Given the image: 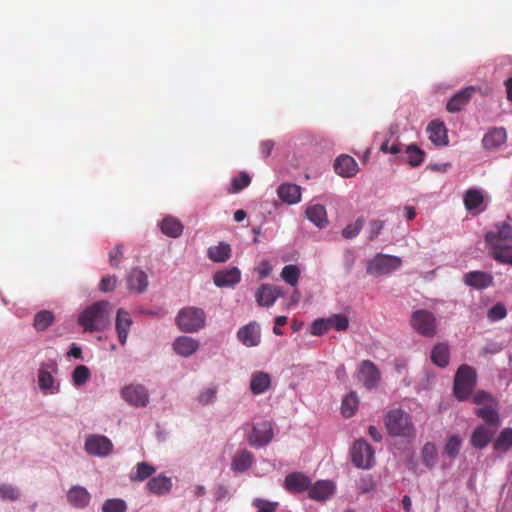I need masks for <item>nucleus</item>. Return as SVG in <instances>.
Returning <instances> with one entry per match:
<instances>
[{
	"instance_id": "obj_1",
	"label": "nucleus",
	"mask_w": 512,
	"mask_h": 512,
	"mask_svg": "<svg viewBox=\"0 0 512 512\" xmlns=\"http://www.w3.org/2000/svg\"><path fill=\"white\" fill-rule=\"evenodd\" d=\"M112 305L106 300L86 307L78 317V324L85 332H103L111 323Z\"/></svg>"
},
{
	"instance_id": "obj_2",
	"label": "nucleus",
	"mask_w": 512,
	"mask_h": 512,
	"mask_svg": "<svg viewBox=\"0 0 512 512\" xmlns=\"http://www.w3.org/2000/svg\"><path fill=\"white\" fill-rule=\"evenodd\" d=\"M384 425L387 433L392 437L413 439L416 436L412 417L402 409L389 410L385 415Z\"/></svg>"
},
{
	"instance_id": "obj_3",
	"label": "nucleus",
	"mask_w": 512,
	"mask_h": 512,
	"mask_svg": "<svg viewBox=\"0 0 512 512\" xmlns=\"http://www.w3.org/2000/svg\"><path fill=\"white\" fill-rule=\"evenodd\" d=\"M476 370L467 365H461L455 375L453 383V393L459 401H464L470 397L476 386Z\"/></svg>"
},
{
	"instance_id": "obj_4",
	"label": "nucleus",
	"mask_w": 512,
	"mask_h": 512,
	"mask_svg": "<svg viewBox=\"0 0 512 512\" xmlns=\"http://www.w3.org/2000/svg\"><path fill=\"white\" fill-rule=\"evenodd\" d=\"M206 314L201 308H182L176 317L178 328L186 333L197 332L205 326Z\"/></svg>"
},
{
	"instance_id": "obj_5",
	"label": "nucleus",
	"mask_w": 512,
	"mask_h": 512,
	"mask_svg": "<svg viewBox=\"0 0 512 512\" xmlns=\"http://www.w3.org/2000/svg\"><path fill=\"white\" fill-rule=\"evenodd\" d=\"M486 243L491 246L492 251L504 248L506 242H512V217L507 218L495 225V231H489L485 235Z\"/></svg>"
},
{
	"instance_id": "obj_6",
	"label": "nucleus",
	"mask_w": 512,
	"mask_h": 512,
	"mask_svg": "<svg viewBox=\"0 0 512 512\" xmlns=\"http://www.w3.org/2000/svg\"><path fill=\"white\" fill-rule=\"evenodd\" d=\"M374 449L365 440L358 439L351 448L353 464L362 469H370L375 462Z\"/></svg>"
},
{
	"instance_id": "obj_7",
	"label": "nucleus",
	"mask_w": 512,
	"mask_h": 512,
	"mask_svg": "<svg viewBox=\"0 0 512 512\" xmlns=\"http://www.w3.org/2000/svg\"><path fill=\"white\" fill-rule=\"evenodd\" d=\"M401 265V259L396 256L378 254L367 264V273L380 276L397 270Z\"/></svg>"
},
{
	"instance_id": "obj_8",
	"label": "nucleus",
	"mask_w": 512,
	"mask_h": 512,
	"mask_svg": "<svg viewBox=\"0 0 512 512\" xmlns=\"http://www.w3.org/2000/svg\"><path fill=\"white\" fill-rule=\"evenodd\" d=\"M411 325L416 332L426 337H433L436 333V319L428 310L414 311L411 316Z\"/></svg>"
},
{
	"instance_id": "obj_9",
	"label": "nucleus",
	"mask_w": 512,
	"mask_h": 512,
	"mask_svg": "<svg viewBox=\"0 0 512 512\" xmlns=\"http://www.w3.org/2000/svg\"><path fill=\"white\" fill-rule=\"evenodd\" d=\"M84 447L89 455L104 457L112 452L113 444L106 436L92 434L87 436Z\"/></svg>"
},
{
	"instance_id": "obj_10",
	"label": "nucleus",
	"mask_w": 512,
	"mask_h": 512,
	"mask_svg": "<svg viewBox=\"0 0 512 512\" xmlns=\"http://www.w3.org/2000/svg\"><path fill=\"white\" fill-rule=\"evenodd\" d=\"M122 398L135 407H145L149 402L147 389L140 384H130L121 390Z\"/></svg>"
},
{
	"instance_id": "obj_11",
	"label": "nucleus",
	"mask_w": 512,
	"mask_h": 512,
	"mask_svg": "<svg viewBox=\"0 0 512 512\" xmlns=\"http://www.w3.org/2000/svg\"><path fill=\"white\" fill-rule=\"evenodd\" d=\"M57 372L55 362L42 364L38 371V385L45 394H54L58 392V386H55L53 373Z\"/></svg>"
},
{
	"instance_id": "obj_12",
	"label": "nucleus",
	"mask_w": 512,
	"mask_h": 512,
	"mask_svg": "<svg viewBox=\"0 0 512 512\" xmlns=\"http://www.w3.org/2000/svg\"><path fill=\"white\" fill-rule=\"evenodd\" d=\"M272 438V424L268 421H262L253 426L252 432L248 437V441L252 446L263 447L267 445Z\"/></svg>"
},
{
	"instance_id": "obj_13",
	"label": "nucleus",
	"mask_w": 512,
	"mask_h": 512,
	"mask_svg": "<svg viewBox=\"0 0 512 512\" xmlns=\"http://www.w3.org/2000/svg\"><path fill=\"white\" fill-rule=\"evenodd\" d=\"M358 378L367 389H373L379 384L380 371L372 361L364 360L360 364Z\"/></svg>"
},
{
	"instance_id": "obj_14",
	"label": "nucleus",
	"mask_w": 512,
	"mask_h": 512,
	"mask_svg": "<svg viewBox=\"0 0 512 512\" xmlns=\"http://www.w3.org/2000/svg\"><path fill=\"white\" fill-rule=\"evenodd\" d=\"M284 295V292L281 287L271 285V284H262L255 293L256 302L260 306L270 307L275 301Z\"/></svg>"
},
{
	"instance_id": "obj_15",
	"label": "nucleus",
	"mask_w": 512,
	"mask_h": 512,
	"mask_svg": "<svg viewBox=\"0 0 512 512\" xmlns=\"http://www.w3.org/2000/svg\"><path fill=\"white\" fill-rule=\"evenodd\" d=\"M237 337L246 347L258 346L261 342L260 327L256 322H250L238 330Z\"/></svg>"
},
{
	"instance_id": "obj_16",
	"label": "nucleus",
	"mask_w": 512,
	"mask_h": 512,
	"mask_svg": "<svg viewBox=\"0 0 512 512\" xmlns=\"http://www.w3.org/2000/svg\"><path fill=\"white\" fill-rule=\"evenodd\" d=\"M133 324V320L128 311L123 308H119L116 313L115 329L117 332L119 343L124 346L127 342L130 328Z\"/></svg>"
},
{
	"instance_id": "obj_17",
	"label": "nucleus",
	"mask_w": 512,
	"mask_h": 512,
	"mask_svg": "<svg viewBox=\"0 0 512 512\" xmlns=\"http://www.w3.org/2000/svg\"><path fill=\"white\" fill-rule=\"evenodd\" d=\"M311 480L301 472H293L285 477L284 487L291 493L309 491Z\"/></svg>"
},
{
	"instance_id": "obj_18",
	"label": "nucleus",
	"mask_w": 512,
	"mask_h": 512,
	"mask_svg": "<svg viewBox=\"0 0 512 512\" xmlns=\"http://www.w3.org/2000/svg\"><path fill=\"white\" fill-rule=\"evenodd\" d=\"M335 492V484L329 480H319L311 484L308 491L310 499L315 501H325Z\"/></svg>"
},
{
	"instance_id": "obj_19",
	"label": "nucleus",
	"mask_w": 512,
	"mask_h": 512,
	"mask_svg": "<svg viewBox=\"0 0 512 512\" xmlns=\"http://www.w3.org/2000/svg\"><path fill=\"white\" fill-rule=\"evenodd\" d=\"M334 170L338 175L349 178L357 174L358 164L353 157L343 154L336 158Z\"/></svg>"
},
{
	"instance_id": "obj_20",
	"label": "nucleus",
	"mask_w": 512,
	"mask_h": 512,
	"mask_svg": "<svg viewBox=\"0 0 512 512\" xmlns=\"http://www.w3.org/2000/svg\"><path fill=\"white\" fill-rule=\"evenodd\" d=\"M241 279V272L237 267L218 271L213 280L217 287H234Z\"/></svg>"
},
{
	"instance_id": "obj_21",
	"label": "nucleus",
	"mask_w": 512,
	"mask_h": 512,
	"mask_svg": "<svg viewBox=\"0 0 512 512\" xmlns=\"http://www.w3.org/2000/svg\"><path fill=\"white\" fill-rule=\"evenodd\" d=\"M475 91L476 88L474 86H469L457 92L448 101L446 105L447 110L452 113L460 111L470 101Z\"/></svg>"
},
{
	"instance_id": "obj_22",
	"label": "nucleus",
	"mask_w": 512,
	"mask_h": 512,
	"mask_svg": "<svg viewBox=\"0 0 512 512\" xmlns=\"http://www.w3.org/2000/svg\"><path fill=\"white\" fill-rule=\"evenodd\" d=\"M464 282L475 289H485L493 284L491 274L482 271H471L464 275Z\"/></svg>"
},
{
	"instance_id": "obj_23",
	"label": "nucleus",
	"mask_w": 512,
	"mask_h": 512,
	"mask_svg": "<svg viewBox=\"0 0 512 512\" xmlns=\"http://www.w3.org/2000/svg\"><path fill=\"white\" fill-rule=\"evenodd\" d=\"M199 348V342L188 336H179L173 343L174 351L183 357H189Z\"/></svg>"
},
{
	"instance_id": "obj_24",
	"label": "nucleus",
	"mask_w": 512,
	"mask_h": 512,
	"mask_svg": "<svg viewBox=\"0 0 512 512\" xmlns=\"http://www.w3.org/2000/svg\"><path fill=\"white\" fill-rule=\"evenodd\" d=\"M90 493L82 486H73L67 493L68 502L76 508H84L90 502Z\"/></svg>"
},
{
	"instance_id": "obj_25",
	"label": "nucleus",
	"mask_w": 512,
	"mask_h": 512,
	"mask_svg": "<svg viewBox=\"0 0 512 512\" xmlns=\"http://www.w3.org/2000/svg\"><path fill=\"white\" fill-rule=\"evenodd\" d=\"M305 214L318 228H324L328 224L326 208L321 204L308 205Z\"/></svg>"
},
{
	"instance_id": "obj_26",
	"label": "nucleus",
	"mask_w": 512,
	"mask_h": 512,
	"mask_svg": "<svg viewBox=\"0 0 512 512\" xmlns=\"http://www.w3.org/2000/svg\"><path fill=\"white\" fill-rule=\"evenodd\" d=\"M464 205L468 211H476V213L482 212L485 207H483L484 197L480 190L478 189H468L464 194Z\"/></svg>"
},
{
	"instance_id": "obj_27",
	"label": "nucleus",
	"mask_w": 512,
	"mask_h": 512,
	"mask_svg": "<svg viewBox=\"0 0 512 512\" xmlns=\"http://www.w3.org/2000/svg\"><path fill=\"white\" fill-rule=\"evenodd\" d=\"M506 139V131L503 128H494L484 135L482 144L486 150H493L505 143Z\"/></svg>"
},
{
	"instance_id": "obj_28",
	"label": "nucleus",
	"mask_w": 512,
	"mask_h": 512,
	"mask_svg": "<svg viewBox=\"0 0 512 512\" xmlns=\"http://www.w3.org/2000/svg\"><path fill=\"white\" fill-rule=\"evenodd\" d=\"M279 198L288 204H296L301 199V188L298 185L285 183L277 190Z\"/></svg>"
},
{
	"instance_id": "obj_29",
	"label": "nucleus",
	"mask_w": 512,
	"mask_h": 512,
	"mask_svg": "<svg viewBox=\"0 0 512 512\" xmlns=\"http://www.w3.org/2000/svg\"><path fill=\"white\" fill-rule=\"evenodd\" d=\"M496 429H490L484 425L478 426L471 436V444L478 449H482L487 446L494 436Z\"/></svg>"
},
{
	"instance_id": "obj_30",
	"label": "nucleus",
	"mask_w": 512,
	"mask_h": 512,
	"mask_svg": "<svg viewBox=\"0 0 512 512\" xmlns=\"http://www.w3.org/2000/svg\"><path fill=\"white\" fill-rule=\"evenodd\" d=\"M427 132L429 134V139L435 145H447V143H448L447 129L442 122H439V121L430 122L427 127Z\"/></svg>"
},
{
	"instance_id": "obj_31",
	"label": "nucleus",
	"mask_w": 512,
	"mask_h": 512,
	"mask_svg": "<svg viewBox=\"0 0 512 512\" xmlns=\"http://www.w3.org/2000/svg\"><path fill=\"white\" fill-rule=\"evenodd\" d=\"M127 283L130 290L142 293L147 289L148 278L144 271L135 268L131 270Z\"/></svg>"
},
{
	"instance_id": "obj_32",
	"label": "nucleus",
	"mask_w": 512,
	"mask_h": 512,
	"mask_svg": "<svg viewBox=\"0 0 512 512\" xmlns=\"http://www.w3.org/2000/svg\"><path fill=\"white\" fill-rule=\"evenodd\" d=\"M271 385V378L268 373L258 371L252 374L250 389L253 394L259 395L266 392Z\"/></svg>"
},
{
	"instance_id": "obj_33",
	"label": "nucleus",
	"mask_w": 512,
	"mask_h": 512,
	"mask_svg": "<svg viewBox=\"0 0 512 512\" xmlns=\"http://www.w3.org/2000/svg\"><path fill=\"white\" fill-rule=\"evenodd\" d=\"M146 486L147 489L155 495H165L170 492L172 481L166 476L158 475L151 478Z\"/></svg>"
},
{
	"instance_id": "obj_34",
	"label": "nucleus",
	"mask_w": 512,
	"mask_h": 512,
	"mask_svg": "<svg viewBox=\"0 0 512 512\" xmlns=\"http://www.w3.org/2000/svg\"><path fill=\"white\" fill-rule=\"evenodd\" d=\"M253 463V455L248 450L238 451L232 458L231 468L233 471L242 473L248 470Z\"/></svg>"
},
{
	"instance_id": "obj_35",
	"label": "nucleus",
	"mask_w": 512,
	"mask_h": 512,
	"mask_svg": "<svg viewBox=\"0 0 512 512\" xmlns=\"http://www.w3.org/2000/svg\"><path fill=\"white\" fill-rule=\"evenodd\" d=\"M207 255L213 262H226L231 257L230 245L220 242L218 245L209 247Z\"/></svg>"
},
{
	"instance_id": "obj_36",
	"label": "nucleus",
	"mask_w": 512,
	"mask_h": 512,
	"mask_svg": "<svg viewBox=\"0 0 512 512\" xmlns=\"http://www.w3.org/2000/svg\"><path fill=\"white\" fill-rule=\"evenodd\" d=\"M496 406L497 405H489L475 410V414L485 423L493 426L494 429H496L500 423L499 413L496 410Z\"/></svg>"
},
{
	"instance_id": "obj_37",
	"label": "nucleus",
	"mask_w": 512,
	"mask_h": 512,
	"mask_svg": "<svg viewBox=\"0 0 512 512\" xmlns=\"http://www.w3.org/2000/svg\"><path fill=\"white\" fill-rule=\"evenodd\" d=\"M431 360L432 362L444 368L449 363V347L445 343H438L434 346L431 352Z\"/></svg>"
},
{
	"instance_id": "obj_38",
	"label": "nucleus",
	"mask_w": 512,
	"mask_h": 512,
	"mask_svg": "<svg viewBox=\"0 0 512 512\" xmlns=\"http://www.w3.org/2000/svg\"><path fill=\"white\" fill-rule=\"evenodd\" d=\"M161 231L168 237L177 238L183 232V225L174 217H166L161 222Z\"/></svg>"
},
{
	"instance_id": "obj_39",
	"label": "nucleus",
	"mask_w": 512,
	"mask_h": 512,
	"mask_svg": "<svg viewBox=\"0 0 512 512\" xmlns=\"http://www.w3.org/2000/svg\"><path fill=\"white\" fill-rule=\"evenodd\" d=\"M512 448V428H504L494 441V450L505 453Z\"/></svg>"
},
{
	"instance_id": "obj_40",
	"label": "nucleus",
	"mask_w": 512,
	"mask_h": 512,
	"mask_svg": "<svg viewBox=\"0 0 512 512\" xmlns=\"http://www.w3.org/2000/svg\"><path fill=\"white\" fill-rule=\"evenodd\" d=\"M156 469L154 466L147 462H139L136 464L135 473L130 474V480L133 482H142L155 473Z\"/></svg>"
},
{
	"instance_id": "obj_41",
	"label": "nucleus",
	"mask_w": 512,
	"mask_h": 512,
	"mask_svg": "<svg viewBox=\"0 0 512 512\" xmlns=\"http://www.w3.org/2000/svg\"><path fill=\"white\" fill-rule=\"evenodd\" d=\"M359 399L355 392L349 393L342 401L341 412L346 418L353 416L358 408Z\"/></svg>"
},
{
	"instance_id": "obj_42",
	"label": "nucleus",
	"mask_w": 512,
	"mask_h": 512,
	"mask_svg": "<svg viewBox=\"0 0 512 512\" xmlns=\"http://www.w3.org/2000/svg\"><path fill=\"white\" fill-rule=\"evenodd\" d=\"M54 322V315L51 311L42 310L34 317V328L37 331H44Z\"/></svg>"
},
{
	"instance_id": "obj_43",
	"label": "nucleus",
	"mask_w": 512,
	"mask_h": 512,
	"mask_svg": "<svg viewBox=\"0 0 512 512\" xmlns=\"http://www.w3.org/2000/svg\"><path fill=\"white\" fill-rule=\"evenodd\" d=\"M281 277L287 284L295 287L300 277V270L296 265H286L282 269Z\"/></svg>"
},
{
	"instance_id": "obj_44",
	"label": "nucleus",
	"mask_w": 512,
	"mask_h": 512,
	"mask_svg": "<svg viewBox=\"0 0 512 512\" xmlns=\"http://www.w3.org/2000/svg\"><path fill=\"white\" fill-rule=\"evenodd\" d=\"M407 161L412 167L420 166L425 157L424 151H422L416 145H410L406 148Z\"/></svg>"
},
{
	"instance_id": "obj_45",
	"label": "nucleus",
	"mask_w": 512,
	"mask_h": 512,
	"mask_svg": "<svg viewBox=\"0 0 512 512\" xmlns=\"http://www.w3.org/2000/svg\"><path fill=\"white\" fill-rule=\"evenodd\" d=\"M365 220L363 217H359L356 219L354 223L348 224L343 230H342V236L345 239H353L355 238L360 231L362 230L364 226Z\"/></svg>"
},
{
	"instance_id": "obj_46",
	"label": "nucleus",
	"mask_w": 512,
	"mask_h": 512,
	"mask_svg": "<svg viewBox=\"0 0 512 512\" xmlns=\"http://www.w3.org/2000/svg\"><path fill=\"white\" fill-rule=\"evenodd\" d=\"M90 376L89 368L85 365H79L73 371L72 380L75 386H81L88 381Z\"/></svg>"
},
{
	"instance_id": "obj_47",
	"label": "nucleus",
	"mask_w": 512,
	"mask_h": 512,
	"mask_svg": "<svg viewBox=\"0 0 512 512\" xmlns=\"http://www.w3.org/2000/svg\"><path fill=\"white\" fill-rule=\"evenodd\" d=\"M462 445V440L458 435H452L447 439L446 445H445V453L450 458H455L460 451Z\"/></svg>"
},
{
	"instance_id": "obj_48",
	"label": "nucleus",
	"mask_w": 512,
	"mask_h": 512,
	"mask_svg": "<svg viewBox=\"0 0 512 512\" xmlns=\"http://www.w3.org/2000/svg\"><path fill=\"white\" fill-rule=\"evenodd\" d=\"M422 457L427 466L433 467L437 461V449L435 444L431 442L426 443L422 449Z\"/></svg>"
},
{
	"instance_id": "obj_49",
	"label": "nucleus",
	"mask_w": 512,
	"mask_h": 512,
	"mask_svg": "<svg viewBox=\"0 0 512 512\" xmlns=\"http://www.w3.org/2000/svg\"><path fill=\"white\" fill-rule=\"evenodd\" d=\"M491 254L497 262L512 265V245L492 251Z\"/></svg>"
},
{
	"instance_id": "obj_50",
	"label": "nucleus",
	"mask_w": 512,
	"mask_h": 512,
	"mask_svg": "<svg viewBox=\"0 0 512 512\" xmlns=\"http://www.w3.org/2000/svg\"><path fill=\"white\" fill-rule=\"evenodd\" d=\"M0 497L6 501H16L20 497V491L16 486L11 484L0 485Z\"/></svg>"
},
{
	"instance_id": "obj_51",
	"label": "nucleus",
	"mask_w": 512,
	"mask_h": 512,
	"mask_svg": "<svg viewBox=\"0 0 512 512\" xmlns=\"http://www.w3.org/2000/svg\"><path fill=\"white\" fill-rule=\"evenodd\" d=\"M328 320L330 328H334L337 331H345L349 327V320L345 315L334 314Z\"/></svg>"
},
{
	"instance_id": "obj_52",
	"label": "nucleus",
	"mask_w": 512,
	"mask_h": 512,
	"mask_svg": "<svg viewBox=\"0 0 512 512\" xmlns=\"http://www.w3.org/2000/svg\"><path fill=\"white\" fill-rule=\"evenodd\" d=\"M473 402L477 405H481L482 407L497 405V401L493 398V396L484 390H479L474 394Z\"/></svg>"
},
{
	"instance_id": "obj_53",
	"label": "nucleus",
	"mask_w": 512,
	"mask_h": 512,
	"mask_svg": "<svg viewBox=\"0 0 512 512\" xmlns=\"http://www.w3.org/2000/svg\"><path fill=\"white\" fill-rule=\"evenodd\" d=\"M329 329L330 324L328 318H319L312 323L310 332L314 336H321L325 334Z\"/></svg>"
},
{
	"instance_id": "obj_54",
	"label": "nucleus",
	"mask_w": 512,
	"mask_h": 512,
	"mask_svg": "<svg viewBox=\"0 0 512 512\" xmlns=\"http://www.w3.org/2000/svg\"><path fill=\"white\" fill-rule=\"evenodd\" d=\"M251 182V178L245 172L239 173L238 176L232 180V189L230 192L236 193L247 187Z\"/></svg>"
},
{
	"instance_id": "obj_55",
	"label": "nucleus",
	"mask_w": 512,
	"mask_h": 512,
	"mask_svg": "<svg viewBox=\"0 0 512 512\" xmlns=\"http://www.w3.org/2000/svg\"><path fill=\"white\" fill-rule=\"evenodd\" d=\"M252 505L257 509L256 512H275L278 507L277 502H271L260 498L254 499Z\"/></svg>"
},
{
	"instance_id": "obj_56",
	"label": "nucleus",
	"mask_w": 512,
	"mask_h": 512,
	"mask_svg": "<svg viewBox=\"0 0 512 512\" xmlns=\"http://www.w3.org/2000/svg\"><path fill=\"white\" fill-rule=\"evenodd\" d=\"M507 315L506 307L502 303H497L492 306L487 313L489 320L491 321H499L505 318Z\"/></svg>"
},
{
	"instance_id": "obj_57",
	"label": "nucleus",
	"mask_w": 512,
	"mask_h": 512,
	"mask_svg": "<svg viewBox=\"0 0 512 512\" xmlns=\"http://www.w3.org/2000/svg\"><path fill=\"white\" fill-rule=\"evenodd\" d=\"M103 512H125L126 504L121 499L107 500L102 508Z\"/></svg>"
},
{
	"instance_id": "obj_58",
	"label": "nucleus",
	"mask_w": 512,
	"mask_h": 512,
	"mask_svg": "<svg viewBox=\"0 0 512 512\" xmlns=\"http://www.w3.org/2000/svg\"><path fill=\"white\" fill-rule=\"evenodd\" d=\"M123 258V245L118 244L109 252V263L112 267L117 268Z\"/></svg>"
},
{
	"instance_id": "obj_59",
	"label": "nucleus",
	"mask_w": 512,
	"mask_h": 512,
	"mask_svg": "<svg viewBox=\"0 0 512 512\" xmlns=\"http://www.w3.org/2000/svg\"><path fill=\"white\" fill-rule=\"evenodd\" d=\"M217 394V388L216 387H208L204 389L198 396V401L201 405H207L211 403Z\"/></svg>"
},
{
	"instance_id": "obj_60",
	"label": "nucleus",
	"mask_w": 512,
	"mask_h": 512,
	"mask_svg": "<svg viewBox=\"0 0 512 512\" xmlns=\"http://www.w3.org/2000/svg\"><path fill=\"white\" fill-rule=\"evenodd\" d=\"M384 221L382 220H371L369 223V236L370 240H374L381 233L384 228Z\"/></svg>"
},
{
	"instance_id": "obj_61",
	"label": "nucleus",
	"mask_w": 512,
	"mask_h": 512,
	"mask_svg": "<svg viewBox=\"0 0 512 512\" xmlns=\"http://www.w3.org/2000/svg\"><path fill=\"white\" fill-rule=\"evenodd\" d=\"M116 277L115 276H106L103 277L100 281L99 288L103 292L112 291L116 286Z\"/></svg>"
},
{
	"instance_id": "obj_62",
	"label": "nucleus",
	"mask_w": 512,
	"mask_h": 512,
	"mask_svg": "<svg viewBox=\"0 0 512 512\" xmlns=\"http://www.w3.org/2000/svg\"><path fill=\"white\" fill-rule=\"evenodd\" d=\"M374 482L370 476L361 478L358 483V489L361 493H368L374 489Z\"/></svg>"
},
{
	"instance_id": "obj_63",
	"label": "nucleus",
	"mask_w": 512,
	"mask_h": 512,
	"mask_svg": "<svg viewBox=\"0 0 512 512\" xmlns=\"http://www.w3.org/2000/svg\"><path fill=\"white\" fill-rule=\"evenodd\" d=\"M257 272L261 279L266 278L271 274L272 266L270 265V263L268 261L263 260L260 262L259 266L257 267Z\"/></svg>"
},
{
	"instance_id": "obj_64",
	"label": "nucleus",
	"mask_w": 512,
	"mask_h": 512,
	"mask_svg": "<svg viewBox=\"0 0 512 512\" xmlns=\"http://www.w3.org/2000/svg\"><path fill=\"white\" fill-rule=\"evenodd\" d=\"M274 147V142L271 140L263 141L260 145V151L264 158H267L270 156L272 150Z\"/></svg>"
}]
</instances>
